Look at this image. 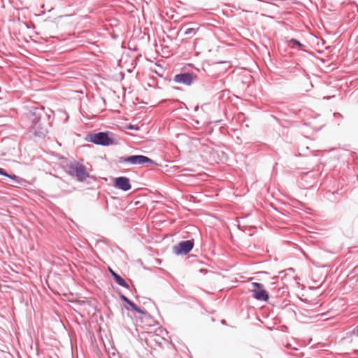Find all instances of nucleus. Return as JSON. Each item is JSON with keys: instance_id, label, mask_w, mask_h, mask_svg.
<instances>
[{"instance_id": "1", "label": "nucleus", "mask_w": 358, "mask_h": 358, "mask_svg": "<svg viewBox=\"0 0 358 358\" xmlns=\"http://www.w3.org/2000/svg\"><path fill=\"white\" fill-rule=\"evenodd\" d=\"M66 172L80 182L85 180L90 176L86 168L76 162L66 166Z\"/></svg>"}, {"instance_id": "2", "label": "nucleus", "mask_w": 358, "mask_h": 358, "mask_svg": "<svg viewBox=\"0 0 358 358\" xmlns=\"http://www.w3.org/2000/svg\"><path fill=\"white\" fill-rule=\"evenodd\" d=\"M86 140L88 142H92L96 145L103 146H108L116 144L115 141L112 138H110L106 132L89 134L86 137Z\"/></svg>"}, {"instance_id": "3", "label": "nucleus", "mask_w": 358, "mask_h": 358, "mask_svg": "<svg viewBox=\"0 0 358 358\" xmlns=\"http://www.w3.org/2000/svg\"><path fill=\"white\" fill-rule=\"evenodd\" d=\"M41 118V110L35 109L34 111L31 112L29 115V119L32 122L31 126L32 131L36 136H41L45 134V129L41 127L40 123Z\"/></svg>"}, {"instance_id": "4", "label": "nucleus", "mask_w": 358, "mask_h": 358, "mask_svg": "<svg viewBox=\"0 0 358 358\" xmlns=\"http://www.w3.org/2000/svg\"><path fill=\"white\" fill-rule=\"evenodd\" d=\"M119 163L126 164L129 163L131 164H143L149 163L152 165L156 164V163L150 158L144 155H131L129 157H120L118 159Z\"/></svg>"}, {"instance_id": "5", "label": "nucleus", "mask_w": 358, "mask_h": 358, "mask_svg": "<svg viewBox=\"0 0 358 358\" xmlns=\"http://www.w3.org/2000/svg\"><path fill=\"white\" fill-rule=\"evenodd\" d=\"M252 286L253 289L251 290L252 296L262 301H267L269 299V295L267 291L264 289V285L259 282H252Z\"/></svg>"}, {"instance_id": "6", "label": "nucleus", "mask_w": 358, "mask_h": 358, "mask_svg": "<svg viewBox=\"0 0 358 358\" xmlns=\"http://www.w3.org/2000/svg\"><path fill=\"white\" fill-rule=\"evenodd\" d=\"M194 245V241L193 239L181 241L174 246V253L176 255H187L193 249Z\"/></svg>"}, {"instance_id": "7", "label": "nucleus", "mask_w": 358, "mask_h": 358, "mask_svg": "<svg viewBox=\"0 0 358 358\" xmlns=\"http://www.w3.org/2000/svg\"><path fill=\"white\" fill-rule=\"evenodd\" d=\"M197 80V76L193 73H182L176 74L173 80L176 83H181L187 86L191 85L194 80Z\"/></svg>"}, {"instance_id": "8", "label": "nucleus", "mask_w": 358, "mask_h": 358, "mask_svg": "<svg viewBox=\"0 0 358 358\" xmlns=\"http://www.w3.org/2000/svg\"><path fill=\"white\" fill-rule=\"evenodd\" d=\"M114 186L124 192L129 191L131 188L129 179L124 176L116 178Z\"/></svg>"}, {"instance_id": "9", "label": "nucleus", "mask_w": 358, "mask_h": 358, "mask_svg": "<svg viewBox=\"0 0 358 358\" xmlns=\"http://www.w3.org/2000/svg\"><path fill=\"white\" fill-rule=\"evenodd\" d=\"M0 175L9 178L10 179L15 182L17 184H19L20 185H25V184L27 182L26 180L19 176L8 173L1 168H0Z\"/></svg>"}, {"instance_id": "10", "label": "nucleus", "mask_w": 358, "mask_h": 358, "mask_svg": "<svg viewBox=\"0 0 358 358\" xmlns=\"http://www.w3.org/2000/svg\"><path fill=\"white\" fill-rule=\"evenodd\" d=\"M120 299L124 301L125 303H127L129 306L130 308L134 310L135 312L138 313H140V314H143V315H145V316H148V314L145 311H143V310H141L140 308H138L133 301H131V300H129L127 296H125L123 294H121L120 295Z\"/></svg>"}, {"instance_id": "11", "label": "nucleus", "mask_w": 358, "mask_h": 358, "mask_svg": "<svg viewBox=\"0 0 358 358\" xmlns=\"http://www.w3.org/2000/svg\"><path fill=\"white\" fill-rule=\"evenodd\" d=\"M117 285L120 286H122L125 288H129V284L125 281L124 278H122L120 275H118L114 279Z\"/></svg>"}, {"instance_id": "12", "label": "nucleus", "mask_w": 358, "mask_h": 358, "mask_svg": "<svg viewBox=\"0 0 358 358\" xmlns=\"http://www.w3.org/2000/svg\"><path fill=\"white\" fill-rule=\"evenodd\" d=\"M288 44L289 46H291L292 48H293V46L292 45V44H294L295 45H296L300 50H303V47L304 46L303 44H301L299 41H297L296 39H294V38H292L290 39L289 41H288Z\"/></svg>"}, {"instance_id": "13", "label": "nucleus", "mask_w": 358, "mask_h": 358, "mask_svg": "<svg viewBox=\"0 0 358 358\" xmlns=\"http://www.w3.org/2000/svg\"><path fill=\"white\" fill-rule=\"evenodd\" d=\"M198 29L194 28H187L185 31V34L187 36H194L196 34Z\"/></svg>"}, {"instance_id": "14", "label": "nucleus", "mask_w": 358, "mask_h": 358, "mask_svg": "<svg viewBox=\"0 0 358 358\" xmlns=\"http://www.w3.org/2000/svg\"><path fill=\"white\" fill-rule=\"evenodd\" d=\"M109 271H110L111 275H113L115 273V271L113 270H112L111 268H109Z\"/></svg>"}, {"instance_id": "15", "label": "nucleus", "mask_w": 358, "mask_h": 358, "mask_svg": "<svg viewBox=\"0 0 358 358\" xmlns=\"http://www.w3.org/2000/svg\"><path fill=\"white\" fill-rule=\"evenodd\" d=\"M117 275H118V274H117V273H116L115 272L114 273V274H113V275H112V276L113 277V278H114V279H115V277H117Z\"/></svg>"}, {"instance_id": "16", "label": "nucleus", "mask_w": 358, "mask_h": 358, "mask_svg": "<svg viewBox=\"0 0 358 358\" xmlns=\"http://www.w3.org/2000/svg\"><path fill=\"white\" fill-rule=\"evenodd\" d=\"M128 128H129V129H136V127H134V126H133V125H130V126H129V127H128Z\"/></svg>"}, {"instance_id": "17", "label": "nucleus", "mask_w": 358, "mask_h": 358, "mask_svg": "<svg viewBox=\"0 0 358 358\" xmlns=\"http://www.w3.org/2000/svg\"><path fill=\"white\" fill-rule=\"evenodd\" d=\"M222 324H225V321H224V320H222Z\"/></svg>"}]
</instances>
